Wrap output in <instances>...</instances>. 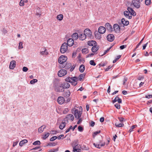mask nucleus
Here are the masks:
<instances>
[{"mask_svg": "<svg viewBox=\"0 0 152 152\" xmlns=\"http://www.w3.org/2000/svg\"><path fill=\"white\" fill-rule=\"evenodd\" d=\"M111 47H110L109 48H108L106 50H105L104 53L103 54L102 56L106 54L107 53L108 51L110 50Z\"/></svg>", "mask_w": 152, "mask_h": 152, "instance_id": "nucleus-54", "label": "nucleus"}, {"mask_svg": "<svg viewBox=\"0 0 152 152\" xmlns=\"http://www.w3.org/2000/svg\"><path fill=\"white\" fill-rule=\"evenodd\" d=\"M67 45L69 46H72L74 44V41L72 39L69 38L67 41Z\"/></svg>", "mask_w": 152, "mask_h": 152, "instance_id": "nucleus-18", "label": "nucleus"}, {"mask_svg": "<svg viewBox=\"0 0 152 152\" xmlns=\"http://www.w3.org/2000/svg\"><path fill=\"white\" fill-rule=\"evenodd\" d=\"M113 29L116 32L119 33L120 31V28L119 26L117 24H114Z\"/></svg>", "mask_w": 152, "mask_h": 152, "instance_id": "nucleus-13", "label": "nucleus"}, {"mask_svg": "<svg viewBox=\"0 0 152 152\" xmlns=\"http://www.w3.org/2000/svg\"><path fill=\"white\" fill-rule=\"evenodd\" d=\"M133 5L136 8L138 9L140 7V3L137 0H133L131 5Z\"/></svg>", "mask_w": 152, "mask_h": 152, "instance_id": "nucleus-7", "label": "nucleus"}, {"mask_svg": "<svg viewBox=\"0 0 152 152\" xmlns=\"http://www.w3.org/2000/svg\"><path fill=\"white\" fill-rule=\"evenodd\" d=\"M126 46H127L126 45H122L120 46V48L121 50H122L125 48L126 47Z\"/></svg>", "mask_w": 152, "mask_h": 152, "instance_id": "nucleus-57", "label": "nucleus"}, {"mask_svg": "<svg viewBox=\"0 0 152 152\" xmlns=\"http://www.w3.org/2000/svg\"><path fill=\"white\" fill-rule=\"evenodd\" d=\"M78 130L80 132H82L83 130V128L80 126H79L78 127Z\"/></svg>", "mask_w": 152, "mask_h": 152, "instance_id": "nucleus-53", "label": "nucleus"}, {"mask_svg": "<svg viewBox=\"0 0 152 152\" xmlns=\"http://www.w3.org/2000/svg\"><path fill=\"white\" fill-rule=\"evenodd\" d=\"M105 28L106 29L110 31H113V28H112V26L109 23H107L105 25Z\"/></svg>", "mask_w": 152, "mask_h": 152, "instance_id": "nucleus-15", "label": "nucleus"}, {"mask_svg": "<svg viewBox=\"0 0 152 152\" xmlns=\"http://www.w3.org/2000/svg\"><path fill=\"white\" fill-rule=\"evenodd\" d=\"M143 38L141 40V41L137 44V46L136 47V48H138V47L139 46V45H140L141 43V42H142V41H143Z\"/></svg>", "mask_w": 152, "mask_h": 152, "instance_id": "nucleus-62", "label": "nucleus"}, {"mask_svg": "<svg viewBox=\"0 0 152 152\" xmlns=\"http://www.w3.org/2000/svg\"><path fill=\"white\" fill-rule=\"evenodd\" d=\"M127 78L126 77H125L124 78L123 81V84L124 85L125 84V83L127 81Z\"/></svg>", "mask_w": 152, "mask_h": 152, "instance_id": "nucleus-63", "label": "nucleus"}, {"mask_svg": "<svg viewBox=\"0 0 152 152\" xmlns=\"http://www.w3.org/2000/svg\"><path fill=\"white\" fill-rule=\"evenodd\" d=\"M95 123L94 121H91L90 123V126L92 127H93L95 125Z\"/></svg>", "mask_w": 152, "mask_h": 152, "instance_id": "nucleus-64", "label": "nucleus"}, {"mask_svg": "<svg viewBox=\"0 0 152 152\" xmlns=\"http://www.w3.org/2000/svg\"><path fill=\"white\" fill-rule=\"evenodd\" d=\"M57 133V132L56 131H54L53 130H51L50 132V133L53 134H56Z\"/></svg>", "mask_w": 152, "mask_h": 152, "instance_id": "nucleus-58", "label": "nucleus"}, {"mask_svg": "<svg viewBox=\"0 0 152 152\" xmlns=\"http://www.w3.org/2000/svg\"><path fill=\"white\" fill-rule=\"evenodd\" d=\"M66 119L68 120H70L72 121H73L74 119V117L72 114H70L67 115L66 117Z\"/></svg>", "mask_w": 152, "mask_h": 152, "instance_id": "nucleus-25", "label": "nucleus"}, {"mask_svg": "<svg viewBox=\"0 0 152 152\" xmlns=\"http://www.w3.org/2000/svg\"><path fill=\"white\" fill-rule=\"evenodd\" d=\"M57 143L55 142H50L47 145V146H54L56 145Z\"/></svg>", "mask_w": 152, "mask_h": 152, "instance_id": "nucleus-37", "label": "nucleus"}, {"mask_svg": "<svg viewBox=\"0 0 152 152\" xmlns=\"http://www.w3.org/2000/svg\"><path fill=\"white\" fill-rule=\"evenodd\" d=\"M99 144H100V146H104L105 145V143L104 142H102V141H99Z\"/></svg>", "mask_w": 152, "mask_h": 152, "instance_id": "nucleus-59", "label": "nucleus"}, {"mask_svg": "<svg viewBox=\"0 0 152 152\" xmlns=\"http://www.w3.org/2000/svg\"><path fill=\"white\" fill-rule=\"evenodd\" d=\"M65 80L67 82L71 83L72 85L75 86L77 84L78 78L76 76L73 77H69L66 78Z\"/></svg>", "mask_w": 152, "mask_h": 152, "instance_id": "nucleus-2", "label": "nucleus"}, {"mask_svg": "<svg viewBox=\"0 0 152 152\" xmlns=\"http://www.w3.org/2000/svg\"><path fill=\"white\" fill-rule=\"evenodd\" d=\"M68 46L67 43L66 42L64 43L61 45L60 48V52L62 53H64L66 52L67 50Z\"/></svg>", "mask_w": 152, "mask_h": 152, "instance_id": "nucleus-4", "label": "nucleus"}, {"mask_svg": "<svg viewBox=\"0 0 152 152\" xmlns=\"http://www.w3.org/2000/svg\"><path fill=\"white\" fill-rule=\"evenodd\" d=\"M40 53L43 56L46 55L48 54L46 49L44 48H42L41 49Z\"/></svg>", "mask_w": 152, "mask_h": 152, "instance_id": "nucleus-12", "label": "nucleus"}, {"mask_svg": "<svg viewBox=\"0 0 152 152\" xmlns=\"http://www.w3.org/2000/svg\"><path fill=\"white\" fill-rule=\"evenodd\" d=\"M137 125H134L132 126L131 127V129L129 130V132L131 133L133 131V129L137 127Z\"/></svg>", "mask_w": 152, "mask_h": 152, "instance_id": "nucleus-40", "label": "nucleus"}, {"mask_svg": "<svg viewBox=\"0 0 152 152\" xmlns=\"http://www.w3.org/2000/svg\"><path fill=\"white\" fill-rule=\"evenodd\" d=\"M76 66V65H73L72 66H71V67L70 68V71L71 72L72 71Z\"/></svg>", "mask_w": 152, "mask_h": 152, "instance_id": "nucleus-55", "label": "nucleus"}, {"mask_svg": "<svg viewBox=\"0 0 152 152\" xmlns=\"http://www.w3.org/2000/svg\"><path fill=\"white\" fill-rule=\"evenodd\" d=\"M114 36L112 34H109L107 37L108 40L110 42L113 41L114 39Z\"/></svg>", "mask_w": 152, "mask_h": 152, "instance_id": "nucleus-16", "label": "nucleus"}, {"mask_svg": "<svg viewBox=\"0 0 152 152\" xmlns=\"http://www.w3.org/2000/svg\"><path fill=\"white\" fill-rule=\"evenodd\" d=\"M95 37L98 39H100L101 38V35L100 33L97 32V31L95 32Z\"/></svg>", "mask_w": 152, "mask_h": 152, "instance_id": "nucleus-31", "label": "nucleus"}, {"mask_svg": "<svg viewBox=\"0 0 152 152\" xmlns=\"http://www.w3.org/2000/svg\"><path fill=\"white\" fill-rule=\"evenodd\" d=\"M82 112L80 111H79L77 109H75V111L74 115L75 118H79L81 116Z\"/></svg>", "mask_w": 152, "mask_h": 152, "instance_id": "nucleus-9", "label": "nucleus"}, {"mask_svg": "<svg viewBox=\"0 0 152 152\" xmlns=\"http://www.w3.org/2000/svg\"><path fill=\"white\" fill-rule=\"evenodd\" d=\"M23 42H20L18 46L19 49H21L23 48Z\"/></svg>", "mask_w": 152, "mask_h": 152, "instance_id": "nucleus-49", "label": "nucleus"}, {"mask_svg": "<svg viewBox=\"0 0 152 152\" xmlns=\"http://www.w3.org/2000/svg\"><path fill=\"white\" fill-rule=\"evenodd\" d=\"M121 23L123 24V26H126L129 24V22L128 20H126L124 18H123L121 19Z\"/></svg>", "mask_w": 152, "mask_h": 152, "instance_id": "nucleus-22", "label": "nucleus"}, {"mask_svg": "<svg viewBox=\"0 0 152 152\" xmlns=\"http://www.w3.org/2000/svg\"><path fill=\"white\" fill-rule=\"evenodd\" d=\"M90 64L91 65L94 66H95L96 65V64L95 63L94 61L93 60H91L90 61Z\"/></svg>", "mask_w": 152, "mask_h": 152, "instance_id": "nucleus-47", "label": "nucleus"}, {"mask_svg": "<svg viewBox=\"0 0 152 152\" xmlns=\"http://www.w3.org/2000/svg\"><path fill=\"white\" fill-rule=\"evenodd\" d=\"M53 87L55 91L57 92H62L64 91L62 83L58 80L55 79L53 81Z\"/></svg>", "mask_w": 152, "mask_h": 152, "instance_id": "nucleus-1", "label": "nucleus"}, {"mask_svg": "<svg viewBox=\"0 0 152 152\" xmlns=\"http://www.w3.org/2000/svg\"><path fill=\"white\" fill-rule=\"evenodd\" d=\"M93 144H94V145L96 148H99V149L100 148L101 146H100V145L99 144H95V143H94Z\"/></svg>", "mask_w": 152, "mask_h": 152, "instance_id": "nucleus-51", "label": "nucleus"}, {"mask_svg": "<svg viewBox=\"0 0 152 152\" xmlns=\"http://www.w3.org/2000/svg\"><path fill=\"white\" fill-rule=\"evenodd\" d=\"M101 131L100 130L96 131L94 132L93 134V137H95L96 135L97 134H99L100 132Z\"/></svg>", "mask_w": 152, "mask_h": 152, "instance_id": "nucleus-43", "label": "nucleus"}, {"mask_svg": "<svg viewBox=\"0 0 152 152\" xmlns=\"http://www.w3.org/2000/svg\"><path fill=\"white\" fill-rule=\"evenodd\" d=\"M118 118L120 121L121 122H123V121H124V119L122 117H118Z\"/></svg>", "mask_w": 152, "mask_h": 152, "instance_id": "nucleus-60", "label": "nucleus"}, {"mask_svg": "<svg viewBox=\"0 0 152 152\" xmlns=\"http://www.w3.org/2000/svg\"><path fill=\"white\" fill-rule=\"evenodd\" d=\"M37 11H36V14L37 15H41V14L40 13V9L39 7H37Z\"/></svg>", "mask_w": 152, "mask_h": 152, "instance_id": "nucleus-41", "label": "nucleus"}, {"mask_svg": "<svg viewBox=\"0 0 152 152\" xmlns=\"http://www.w3.org/2000/svg\"><path fill=\"white\" fill-rule=\"evenodd\" d=\"M85 69V67L84 65H81L79 67V71L81 72H83Z\"/></svg>", "mask_w": 152, "mask_h": 152, "instance_id": "nucleus-33", "label": "nucleus"}, {"mask_svg": "<svg viewBox=\"0 0 152 152\" xmlns=\"http://www.w3.org/2000/svg\"><path fill=\"white\" fill-rule=\"evenodd\" d=\"M85 75L86 74L83 73V74H81L79 75V77H78V78L80 81H81L83 80Z\"/></svg>", "mask_w": 152, "mask_h": 152, "instance_id": "nucleus-27", "label": "nucleus"}, {"mask_svg": "<svg viewBox=\"0 0 152 152\" xmlns=\"http://www.w3.org/2000/svg\"><path fill=\"white\" fill-rule=\"evenodd\" d=\"M99 49V46L96 45L94 46H93V47H92L91 49V50L93 52H96V51H97Z\"/></svg>", "mask_w": 152, "mask_h": 152, "instance_id": "nucleus-26", "label": "nucleus"}, {"mask_svg": "<svg viewBox=\"0 0 152 152\" xmlns=\"http://www.w3.org/2000/svg\"><path fill=\"white\" fill-rule=\"evenodd\" d=\"M88 44L90 46L93 47L96 45V42L94 40L89 41L88 42Z\"/></svg>", "mask_w": 152, "mask_h": 152, "instance_id": "nucleus-21", "label": "nucleus"}, {"mask_svg": "<svg viewBox=\"0 0 152 152\" xmlns=\"http://www.w3.org/2000/svg\"><path fill=\"white\" fill-rule=\"evenodd\" d=\"M27 0H21L19 3V5L20 6H23L25 5V3H27Z\"/></svg>", "mask_w": 152, "mask_h": 152, "instance_id": "nucleus-30", "label": "nucleus"}, {"mask_svg": "<svg viewBox=\"0 0 152 152\" xmlns=\"http://www.w3.org/2000/svg\"><path fill=\"white\" fill-rule=\"evenodd\" d=\"M28 69V68L26 66L23 67L22 69L23 71L24 72H26Z\"/></svg>", "mask_w": 152, "mask_h": 152, "instance_id": "nucleus-56", "label": "nucleus"}, {"mask_svg": "<svg viewBox=\"0 0 152 152\" xmlns=\"http://www.w3.org/2000/svg\"><path fill=\"white\" fill-rule=\"evenodd\" d=\"M115 126L118 127H123L124 126V124L123 123H120L118 124L117 123L115 124Z\"/></svg>", "mask_w": 152, "mask_h": 152, "instance_id": "nucleus-38", "label": "nucleus"}, {"mask_svg": "<svg viewBox=\"0 0 152 152\" xmlns=\"http://www.w3.org/2000/svg\"><path fill=\"white\" fill-rule=\"evenodd\" d=\"M70 92L69 90H67L66 91L64 92L63 93V96L64 97L65 99H67L66 100V102H68L70 101Z\"/></svg>", "mask_w": 152, "mask_h": 152, "instance_id": "nucleus-3", "label": "nucleus"}, {"mask_svg": "<svg viewBox=\"0 0 152 152\" xmlns=\"http://www.w3.org/2000/svg\"><path fill=\"white\" fill-rule=\"evenodd\" d=\"M143 78L144 77L143 76H139L138 77L137 79H138L139 80H140L143 79Z\"/></svg>", "mask_w": 152, "mask_h": 152, "instance_id": "nucleus-61", "label": "nucleus"}, {"mask_svg": "<svg viewBox=\"0 0 152 152\" xmlns=\"http://www.w3.org/2000/svg\"><path fill=\"white\" fill-rule=\"evenodd\" d=\"M66 118H65L62 122L61 123V124L59 126V128L61 129H62L64 128L66 126Z\"/></svg>", "mask_w": 152, "mask_h": 152, "instance_id": "nucleus-19", "label": "nucleus"}, {"mask_svg": "<svg viewBox=\"0 0 152 152\" xmlns=\"http://www.w3.org/2000/svg\"><path fill=\"white\" fill-rule=\"evenodd\" d=\"M82 52L84 54H86L88 53V49L86 48H83L82 50Z\"/></svg>", "mask_w": 152, "mask_h": 152, "instance_id": "nucleus-36", "label": "nucleus"}, {"mask_svg": "<svg viewBox=\"0 0 152 152\" xmlns=\"http://www.w3.org/2000/svg\"><path fill=\"white\" fill-rule=\"evenodd\" d=\"M115 107L118 109H119L120 108V106L119 104H116L114 105Z\"/></svg>", "mask_w": 152, "mask_h": 152, "instance_id": "nucleus-52", "label": "nucleus"}, {"mask_svg": "<svg viewBox=\"0 0 152 152\" xmlns=\"http://www.w3.org/2000/svg\"><path fill=\"white\" fill-rule=\"evenodd\" d=\"M106 31V28L104 26H101L98 28V32L100 34H104Z\"/></svg>", "mask_w": 152, "mask_h": 152, "instance_id": "nucleus-11", "label": "nucleus"}, {"mask_svg": "<svg viewBox=\"0 0 152 152\" xmlns=\"http://www.w3.org/2000/svg\"><path fill=\"white\" fill-rule=\"evenodd\" d=\"M28 142V140H26L25 139L20 141L19 143V145L20 146H22L24 144Z\"/></svg>", "mask_w": 152, "mask_h": 152, "instance_id": "nucleus-32", "label": "nucleus"}, {"mask_svg": "<svg viewBox=\"0 0 152 152\" xmlns=\"http://www.w3.org/2000/svg\"><path fill=\"white\" fill-rule=\"evenodd\" d=\"M50 134L49 133H46L45 134L43 137V138L44 139H46L47 138L49 135Z\"/></svg>", "mask_w": 152, "mask_h": 152, "instance_id": "nucleus-48", "label": "nucleus"}, {"mask_svg": "<svg viewBox=\"0 0 152 152\" xmlns=\"http://www.w3.org/2000/svg\"><path fill=\"white\" fill-rule=\"evenodd\" d=\"M72 37L73 38L72 39L75 40L77 39L78 38V37H79L78 34L77 33H73L72 35Z\"/></svg>", "mask_w": 152, "mask_h": 152, "instance_id": "nucleus-28", "label": "nucleus"}, {"mask_svg": "<svg viewBox=\"0 0 152 152\" xmlns=\"http://www.w3.org/2000/svg\"><path fill=\"white\" fill-rule=\"evenodd\" d=\"M81 149L79 148H76L75 147L73 148V151L74 152L76 151L77 152H81Z\"/></svg>", "mask_w": 152, "mask_h": 152, "instance_id": "nucleus-39", "label": "nucleus"}, {"mask_svg": "<svg viewBox=\"0 0 152 152\" xmlns=\"http://www.w3.org/2000/svg\"><path fill=\"white\" fill-rule=\"evenodd\" d=\"M151 3V0H145V4L146 5H149Z\"/></svg>", "mask_w": 152, "mask_h": 152, "instance_id": "nucleus-46", "label": "nucleus"}, {"mask_svg": "<svg viewBox=\"0 0 152 152\" xmlns=\"http://www.w3.org/2000/svg\"><path fill=\"white\" fill-rule=\"evenodd\" d=\"M38 80L36 79H34L30 81V83L31 84H34V83L37 82Z\"/></svg>", "mask_w": 152, "mask_h": 152, "instance_id": "nucleus-42", "label": "nucleus"}, {"mask_svg": "<svg viewBox=\"0 0 152 152\" xmlns=\"http://www.w3.org/2000/svg\"><path fill=\"white\" fill-rule=\"evenodd\" d=\"M130 12L129 11L127 10V11H125L124 12V15L126 18L131 19L132 18V16L131 15V14H130Z\"/></svg>", "mask_w": 152, "mask_h": 152, "instance_id": "nucleus-14", "label": "nucleus"}, {"mask_svg": "<svg viewBox=\"0 0 152 152\" xmlns=\"http://www.w3.org/2000/svg\"><path fill=\"white\" fill-rule=\"evenodd\" d=\"M63 87H64V89H67L69 88L70 85L69 83H62Z\"/></svg>", "mask_w": 152, "mask_h": 152, "instance_id": "nucleus-23", "label": "nucleus"}, {"mask_svg": "<svg viewBox=\"0 0 152 152\" xmlns=\"http://www.w3.org/2000/svg\"><path fill=\"white\" fill-rule=\"evenodd\" d=\"M67 73V72L65 69H61L58 73V75L60 77H62L65 75Z\"/></svg>", "mask_w": 152, "mask_h": 152, "instance_id": "nucleus-8", "label": "nucleus"}, {"mask_svg": "<svg viewBox=\"0 0 152 152\" xmlns=\"http://www.w3.org/2000/svg\"><path fill=\"white\" fill-rule=\"evenodd\" d=\"M86 38V37L84 33L83 34H81L79 35V39H80L83 40L85 39Z\"/></svg>", "mask_w": 152, "mask_h": 152, "instance_id": "nucleus-29", "label": "nucleus"}, {"mask_svg": "<svg viewBox=\"0 0 152 152\" xmlns=\"http://www.w3.org/2000/svg\"><path fill=\"white\" fill-rule=\"evenodd\" d=\"M127 10L130 12V14H131V16L132 15L133 16H135L136 15V12L134 11L132 8L130 7H128L127 8Z\"/></svg>", "mask_w": 152, "mask_h": 152, "instance_id": "nucleus-20", "label": "nucleus"}, {"mask_svg": "<svg viewBox=\"0 0 152 152\" xmlns=\"http://www.w3.org/2000/svg\"><path fill=\"white\" fill-rule=\"evenodd\" d=\"M72 64L71 63H68L66 65V66L64 65L63 66H62V67L64 68V67H65V68L66 69H69L71 67Z\"/></svg>", "mask_w": 152, "mask_h": 152, "instance_id": "nucleus-35", "label": "nucleus"}, {"mask_svg": "<svg viewBox=\"0 0 152 152\" xmlns=\"http://www.w3.org/2000/svg\"><path fill=\"white\" fill-rule=\"evenodd\" d=\"M16 62L14 60L11 61L10 64L9 68L11 69H13L15 67Z\"/></svg>", "mask_w": 152, "mask_h": 152, "instance_id": "nucleus-17", "label": "nucleus"}, {"mask_svg": "<svg viewBox=\"0 0 152 152\" xmlns=\"http://www.w3.org/2000/svg\"><path fill=\"white\" fill-rule=\"evenodd\" d=\"M46 127V126L45 125H43L42 126L39 128L38 129V132L40 133L42 132Z\"/></svg>", "mask_w": 152, "mask_h": 152, "instance_id": "nucleus-24", "label": "nucleus"}, {"mask_svg": "<svg viewBox=\"0 0 152 152\" xmlns=\"http://www.w3.org/2000/svg\"><path fill=\"white\" fill-rule=\"evenodd\" d=\"M67 60V57L66 56H61L58 59V62L60 64H62L65 62Z\"/></svg>", "mask_w": 152, "mask_h": 152, "instance_id": "nucleus-5", "label": "nucleus"}, {"mask_svg": "<svg viewBox=\"0 0 152 152\" xmlns=\"http://www.w3.org/2000/svg\"><path fill=\"white\" fill-rule=\"evenodd\" d=\"M58 102L59 104H61L64 103L65 101H66L65 100L64 97L63 96H60L58 97Z\"/></svg>", "mask_w": 152, "mask_h": 152, "instance_id": "nucleus-10", "label": "nucleus"}, {"mask_svg": "<svg viewBox=\"0 0 152 152\" xmlns=\"http://www.w3.org/2000/svg\"><path fill=\"white\" fill-rule=\"evenodd\" d=\"M116 97H118L116 100V101L118 102V103L119 104L121 103H122V100L121 99L119 98L118 96H116Z\"/></svg>", "mask_w": 152, "mask_h": 152, "instance_id": "nucleus-44", "label": "nucleus"}, {"mask_svg": "<svg viewBox=\"0 0 152 152\" xmlns=\"http://www.w3.org/2000/svg\"><path fill=\"white\" fill-rule=\"evenodd\" d=\"M84 33L86 38H91L92 35V32L88 28L86 29Z\"/></svg>", "mask_w": 152, "mask_h": 152, "instance_id": "nucleus-6", "label": "nucleus"}, {"mask_svg": "<svg viewBox=\"0 0 152 152\" xmlns=\"http://www.w3.org/2000/svg\"><path fill=\"white\" fill-rule=\"evenodd\" d=\"M63 16L62 14H59L57 16L56 18L58 20L61 21L63 19Z\"/></svg>", "mask_w": 152, "mask_h": 152, "instance_id": "nucleus-34", "label": "nucleus"}, {"mask_svg": "<svg viewBox=\"0 0 152 152\" xmlns=\"http://www.w3.org/2000/svg\"><path fill=\"white\" fill-rule=\"evenodd\" d=\"M40 144V142L39 141H37L33 143V145H39Z\"/></svg>", "mask_w": 152, "mask_h": 152, "instance_id": "nucleus-45", "label": "nucleus"}, {"mask_svg": "<svg viewBox=\"0 0 152 152\" xmlns=\"http://www.w3.org/2000/svg\"><path fill=\"white\" fill-rule=\"evenodd\" d=\"M57 137L56 136H55L53 137H52L50 139V140L51 141H53L55 140H56V139H57Z\"/></svg>", "mask_w": 152, "mask_h": 152, "instance_id": "nucleus-50", "label": "nucleus"}]
</instances>
